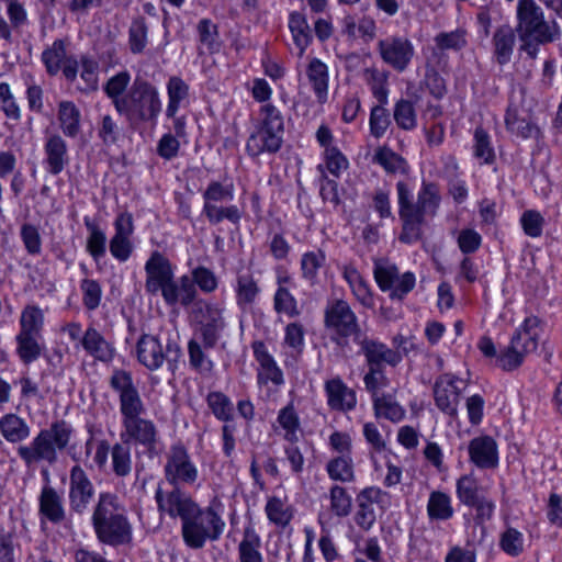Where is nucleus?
Wrapping results in <instances>:
<instances>
[{"instance_id": "f257e3e1", "label": "nucleus", "mask_w": 562, "mask_h": 562, "mask_svg": "<svg viewBox=\"0 0 562 562\" xmlns=\"http://www.w3.org/2000/svg\"><path fill=\"white\" fill-rule=\"evenodd\" d=\"M398 217L402 223L398 240L414 244L423 239L425 227L438 213L441 195L434 182L423 181L416 199L413 189L405 181L396 183Z\"/></svg>"}, {"instance_id": "f03ea898", "label": "nucleus", "mask_w": 562, "mask_h": 562, "mask_svg": "<svg viewBox=\"0 0 562 562\" xmlns=\"http://www.w3.org/2000/svg\"><path fill=\"white\" fill-rule=\"evenodd\" d=\"M514 29L520 41L519 49L531 59L537 58L540 45L553 43L561 35L557 21L547 19L536 0H518Z\"/></svg>"}, {"instance_id": "7ed1b4c3", "label": "nucleus", "mask_w": 562, "mask_h": 562, "mask_svg": "<svg viewBox=\"0 0 562 562\" xmlns=\"http://www.w3.org/2000/svg\"><path fill=\"white\" fill-rule=\"evenodd\" d=\"M91 520L97 538L101 543L119 547L132 542V525L117 495L101 493Z\"/></svg>"}, {"instance_id": "20e7f679", "label": "nucleus", "mask_w": 562, "mask_h": 562, "mask_svg": "<svg viewBox=\"0 0 562 562\" xmlns=\"http://www.w3.org/2000/svg\"><path fill=\"white\" fill-rule=\"evenodd\" d=\"M161 112L158 89L143 78H135L125 93V100L117 105V113L131 123L156 122Z\"/></svg>"}, {"instance_id": "39448f33", "label": "nucleus", "mask_w": 562, "mask_h": 562, "mask_svg": "<svg viewBox=\"0 0 562 562\" xmlns=\"http://www.w3.org/2000/svg\"><path fill=\"white\" fill-rule=\"evenodd\" d=\"M70 440V428L66 422L53 423L49 428L42 429L27 446L18 449L19 457L26 465L41 461L54 464L58 453L64 451Z\"/></svg>"}, {"instance_id": "423d86ee", "label": "nucleus", "mask_w": 562, "mask_h": 562, "mask_svg": "<svg viewBox=\"0 0 562 562\" xmlns=\"http://www.w3.org/2000/svg\"><path fill=\"white\" fill-rule=\"evenodd\" d=\"M261 120L247 139L246 150L252 157L263 153L274 154L282 145L284 121L281 112L271 103L260 109Z\"/></svg>"}, {"instance_id": "0eeeda50", "label": "nucleus", "mask_w": 562, "mask_h": 562, "mask_svg": "<svg viewBox=\"0 0 562 562\" xmlns=\"http://www.w3.org/2000/svg\"><path fill=\"white\" fill-rule=\"evenodd\" d=\"M226 524L213 506L200 507L183 524L181 536L184 544L193 550L202 549L207 541H217Z\"/></svg>"}, {"instance_id": "6e6552de", "label": "nucleus", "mask_w": 562, "mask_h": 562, "mask_svg": "<svg viewBox=\"0 0 562 562\" xmlns=\"http://www.w3.org/2000/svg\"><path fill=\"white\" fill-rule=\"evenodd\" d=\"M234 184H223L220 181H211L203 192V214L211 225H217L224 220L238 225L241 220V211L237 205H220L234 199Z\"/></svg>"}, {"instance_id": "1a4fd4ad", "label": "nucleus", "mask_w": 562, "mask_h": 562, "mask_svg": "<svg viewBox=\"0 0 562 562\" xmlns=\"http://www.w3.org/2000/svg\"><path fill=\"white\" fill-rule=\"evenodd\" d=\"M191 314L196 324V334L204 348H214L226 327L224 308L218 304L198 300L192 306Z\"/></svg>"}, {"instance_id": "9d476101", "label": "nucleus", "mask_w": 562, "mask_h": 562, "mask_svg": "<svg viewBox=\"0 0 562 562\" xmlns=\"http://www.w3.org/2000/svg\"><path fill=\"white\" fill-rule=\"evenodd\" d=\"M136 356L139 363L150 371L160 369L165 362L173 371L181 349L178 344L171 341L164 347L156 336L145 334L137 341Z\"/></svg>"}, {"instance_id": "9b49d317", "label": "nucleus", "mask_w": 562, "mask_h": 562, "mask_svg": "<svg viewBox=\"0 0 562 562\" xmlns=\"http://www.w3.org/2000/svg\"><path fill=\"white\" fill-rule=\"evenodd\" d=\"M109 384L119 395L122 419L140 416L145 413L144 402L137 386L134 384L131 372L114 370Z\"/></svg>"}, {"instance_id": "f8f14e48", "label": "nucleus", "mask_w": 562, "mask_h": 562, "mask_svg": "<svg viewBox=\"0 0 562 562\" xmlns=\"http://www.w3.org/2000/svg\"><path fill=\"white\" fill-rule=\"evenodd\" d=\"M155 499L158 512L171 519L180 518L183 524L199 508V504L180 486H172L170 491H164L160 485L156 488Z\"/></svg>"}, {"instance_id": "ddd939ff", "label": "nucleus", "mask_w": 562, "mask_h": 562, "mask_svg": "<svg viewBox=\"0 0 562 562\" xmlns=\"http://www.w3.org/2000/svg\"><path fill=\"white\" fill-rule=\"evenodd\" d=\"M165 479L171 486L191 485L198 479V469L191 461L186 447L172 445L166 457Z\"/></svg>"}, {"instance_id": "4468645a", "label": "nucleus", "mask_w": 562, "mask_h": 562, "mask_svg": "<svg viewBox=\"0 0 562 562\" xmlns=\"http://www.w3.org/2000/svg\"><path fill=\"white\" fill-rule=\"evenodd\" d=\"M324 324L326 328L342 338L352 336L356 340L357 335H361L358 318L345 300L338 299L327 304L324 313Z\"/></svg>"}, {"instance_id": "2eb2a0df", "label": "nucleus", "mask_w": 562, "mask_h": 562, "mask_svg": "<svg viewBox=\"0 0 562 562\" xmlns=\"http://www.w3.org/2000/svg\"><path fill=\"white\" fill-rule=\"evenodd\" d=\"M374 279L382 291H391V299L402 300L415 286V276L405 272L402 276L395 265L376 262L373 270Z\"/></svg>"}, {"instance_id": "dca6fc26", "label": "nucleus", "mask_w": 562, "mask_h": 562, "mask_svg": "<svg viewBox=\"0 0 562 562\" xmlns=\"http://www.w3.org/2000/svg\"><path fill=\"white\" fill-rule=\"evenodd\" d=\"M122 431L120 434L121 440L126 441L128 445L135 443L143 446L148 452L156 449L158 441V429L155 423L150 419L140 416L122 419Z\"/></svg>"}, {"instance_id": "f3484780", "label": "nucleus", "mask_w": 562, "mask_h": 562, "mask_svg": "<svg viewBox=\"0 0 562 562\" xmlns=\"http://www.w3.org/2000/svg\"><path fill=\"white\" fill-rule=\"evenodd\" d=\"M378 52L385 64L403 72L413 59L414 46L406 37L390 36L379 41Z\"/></svg>"}, {"instance_id": "a211bd4d", "label": "nucleus", "mask_w": 562, "mask_h": 562, "mask_svg": "<svg viewBox=\"0 0 562 562\" xmlns=\"http://www.w3.org/2000/svg\"><path fill=\"white\" fill-rule=\"evenodd\" d=\"M145 289L149 294H158L175 279L170 260L159 251H154L145 263Z\"/></svg>"}, {"instance_id": "6ab92c4d", "label": "nucleus", "mask_w": 562, "mask_h": 562, "mask_svg": "<svg viewBox=\"0 0 562 562\" xmlns=\"http://www.w3.org/2000/svg\"><path fill=\"white\" fill-rule=\"evenodd\" d=\"M111 453L112 471L120 477H125L132 472V453L131 445L121 440L110 447L109 442L102 440L95 450L94 460L99 465H103L108 461Z\"/></svg>"}, {"instance_id": "aec40b11", "label": "nucleus", "mask_w": 562, "mask_h": 562, "mask_svg": "<svg viewBox=\"0 0 562 562\" xmlns=\"http://www.w3.org/2000/svg\"><path fill=\"white\" fill-rule=\"evenodd\" d=\"M387 497L386 492L375 486L366 487L358 494V508L353 519L361 530L369 531L372 529L376 521L373 504H384Z\"/></svg>"}, {"instance_id": "412c9836", "label": "nucleus", "mask_w": 562, "mask_h": 562, "mask_svg": "<svg viewBox=\"0 0 562 562\" xmlns=\"http://www.w3.org/2000/svg\"><path fill=\"white\" fill-rule=\"evenodd\" d=\"M457 381L454 375L445 373L436 379L432 387L436 406L449 416H456L458 412L461 391Z\"/></svg>"}, {"instance_id": "4be33fe9", "label": "nucleus", "mask_w": 562, "mask_h": 562, "mask_svg": "<svg viewBox=\"0 0 562 562\" xmlns=\"http://www.w3.org/2000/svg\"><path fill=\"white\" fill-rule=\"evenodd\" d=\"M115 234L110 240L111 255L121 262L126 261L132 251L131 236L134 232L133 216L131 213H121L114 222Z\"/></svg>"}, {"instance_id": "5701e85b", "label": "nucleus", "mask_w": 562, "mask_h": 562, "mask_svg": "<svg viewBox=\"0 0 562 562\" xmlns=\"http://www.w3.org/2000/svg\"><path fill=\"white\" fill-rule=\"evenodd\" d=\"M366 356L369 367L382 368L383 363L395 367L402 360L398 351L387 348L384 344L368 339L364 335H357L355 340Z\"/></svg>"}, {"instance_id": "b1692460", "label": "nucleus", "mask_w": 562, "mask_h": 562, "mask_svg": "<svg viewBox=\"0 0 562 562\" xmlns=\"http://www.w3.org/2000/svg\"><path fill=\"white\" fill-rule=\"evenodd\" d=\"M517 32L509 24H502L493 33L492 56L493 60L501 67L509 64L516 47Z\"/></svg>"}, {"instance_id": "393cba45", "label": "nucleus", "mask_w": 562, "mask_h": 562, "mask_svg": "<svg viewBox=\"0 0 562 562\" xmlns=\"http://www.w3.org/2000/svg\"><path fill=\"white\" fill-rule=\"evenodd\" d=\"M161 296L165 303L169 306L180 304L183 307L194 305L198 301V291L191 278L187 274L173 279L165 289L161 291Z\"/></svg>"}, {"instance_id": "a878e982", "label": "nucleus", "mask_w": 562, "mask_h": 562, "mask_svg": "<svg viewBox=\"0 0 562 562\" xmlns=\"http://www.w3.org/2000/svg\"><path fill=\"white\" fill-rule=\"evenodd\" d=\"M251 348L254 357L260 366V370L257 376L258 382L260 384L272 382L277 386L283 384L284 379L282 370L278 367L276 360L269 353L265 342L261 340H256L251 344Z\"/></svg>"}, {"instance_id": "bb28decb", "label": "nucleus", "mask_w": 562, "mask_h": 562, "mask_svg": "<svg viewBox=\"0 0 562 562\" xmlns=\"http://www.w3.org/2000/svg\"><path fill=\"white\" fill-rule=\"evenodd\" d=\"M469 456L477 468L493 469L498 464L497 443L490 436L475 437L469 443Z\"/></svg>"}, {"instance_id": "cd10ccee", "label": "nucleus", "mask_w": 562, "mask_h": 562, "mask_svg": "<svg viewBox=\"0 0 562 562\" xmlns=\"http://www.w3.org/2000/svg\"><path fill=\"white\" fill-rule=\"evenodd\" d=\"M506 130L520 138H538L540 128L530 120L517 104L510 102L505 113Z\"/></svg>"}, {"instance_id": "c85d7f7f", "label": "nucleus", "mask_w": 562, "mask_h": 562, "mask_svg": "<svg viewBox=\"0 0 562 562\" xmlns=\"http://www.w3.org/2000/svg\"><path fill=\"white\" fill-rule=\"evenodd\" d=\"M68 42L56 40L52 46L42 53V61L50 76L63 71L66 78H70V58L67 54Z\"/></svg>"}, {"instance_id": "c756f323", "label": "nucleus", "mask_w": 562, "mask_h": 562, "mask_svg": "<svg viewBox=\"0 0 562 562\" xmlns=\"http://www.w3.org/2000/svg\"><path fill=\"white\" fill-rule=\"evenodd\" d=\"M327 403L331 409L351 411L356 407L357 397L353 390L349 389L339 378L328 380L325 383Z\"/></svg>"}, {"instance_id": "7c9ffc66", "label": "nucleus", "mask_w": 562, "mask_h": 562, "mask_svg": "<svg viewBox=\"0 0 562 562\" xmlns=\"http://www.w3.org/2000/svg\"><path fill=\"white\" fill-rule=\"evenodd\" d=\"M94 497V487L85 472L72 468V510L82 513Z\"/></svg>"}, {"instance_id": "2f4dec72", "label": "nucleus", "mask_w": 562, "mask_h": 562, "mask_svg": "<svg viewBox=\"0 0 562 562\" xmlns=\"http://www.w3.org/2000/svg\"><path fill=\"white\" fill-rule=\"evenodd\" d=\"M45 165L52 175H58L67 164V144L59 135L47 137L45 146Z\"/></svg>"}, {"instance_id": "473e14b6", "label": "nucleus", "mask_w": 562, "mask_h": 562, "mask_svg": "<svg viewBox=\"0 0 562 562\" xmlns=\"http://www.w3.org/2000/svg\"><path fill=\"white\" fill-rule=\"evenodd\" d=\"M308 82L319 103H324L328 95V67L318 58H313L306 68Z\"/></svg>"}, {"instance_id": "72a5a7b5", "label": "nucleus", "mask_w": 562, "mask_h": 562, "mask_svg": "<svg viewBox=\"0 0 562 562\" xmlns=\"http://www.w3.org/2000/svg\"><path fill=\"white\" fill-rule=\"evenodd\" d=\"M289 29L293 43L297 48V55L302 57L313 41L311 27L304 13L294 11L289 15Z\"/></svg>"}, {"instance_id": "f704fd0d", "label": "nucleus", "mask_w": 562, "mask_h": 562, "mask_svg": "<svg viewBox=\"0 0 562 562\" xmlns=\"http://www.w3.org/2000/svg\"><path fill=\"white\" fill-rule=\"evenodd\" d=\"M519 336L518 337H512L510 345L497 357L496 362L497 364L506 370L512 371L516 368H518L524 360V357L535 351V344L531 341L530 337L526 338L527 346L525 348H521L519 346Z\"/></svg>"}, {"instance_id": "c9c22d12", "label": "nucleus", "mask_w": 562, "mask_h": 562, "mask_svg": "<svg viewBox=\"0 0 562 562\" xmlns=\"http://www.w3.org/2000/svg\"><path fill=\"white\" fill-rule=\"evenodd\" d=\"M81 345L89 355L98 360L110 361L113 358V348L93 327H89L86 330Z\"/></svg>"}, {"instance_id": "e433bc0d", "label": "nucleus", "mask_w": 562, "mask_h": 562, "mask_svg": "<svg viewBox=\"0 0 562 562\" xmlns=\"http://www.w3.org/2000/svg\"><path fill=\"white\" fill-rule=\"evenodd\" d=\"M342 277L349 284L353 295L361 305L368 308L374 306V300L371 290L366 280L355 267L346 266L342 271Z\"/></svg>"}, {"instance_id": "4c0bfd02", "label": "nucleus", "mask_w": 562, "mask_h": 562, "mask_svg": "<svg viewBox=\"0 0 562 562\" xmlns=\"http://www.w3.org/2000/svg\"><path fill=\"white\" fill-rule=\"evenodd\" d=\"M0 432L7 441L16 443L25 440L31 430L23 418L15 414H7L0 419Z\"/></svg>"}, {"instance_id": "58836bf2", "label": "nucleus", "mask_w": 562, "mask_h": 562, "mask_svg": "<svg viewBox=\"0 0 562 562\" xmlns=\"http://www.w3.org/2000/svg\"><path fill=\"white\" fill-rule=\"evenodd\" d=\"M77 71H79L80 76V81L77 83L78 90L82 92H91L98 89L99 64L97 60L83 57L77 69L72 68V79Z\"/></svg>"}, {"instance_id": "ea45409f", "label": "nucleus", "mask_w": 562, "mask_h": 562, "mask_svg": "<svg viewBox=\"0 0 562 562\" xmlns=\"http://www.w3.org/2000/svg\"><path fill=\"white\" fill-rule=\"evenodd\" d=\"M453 514L451 497L441 491H432L427 503L429 519L445 521L452 518Z\"/></svg>"}, {"instance_id": "a19ab883", "label": "nucleus", "mask_w": 562, "mask_h": 562, "mask_svg": "<svg viewBox=\"0 0 562 562\" xmlns=\"http://www.w3.org/2000/svg\"><path fill=\"white\" fill-rule=\"evenodd\" d=\"M40 513L55 524L61 521L65 517L60 497L52 487H45L41 493Z\"/></svg>"}, {"instance_id": "79ce46f5", "label": "nucleus", "mask_w": 562, "mask_h": 562, "mask_svg": "<svg viewBox=\"0 0 562 562\" xmlns=\"http://www.w3.org/2000/svg\"><path fill=\"white\" fill-rule=\"evenodd\" d=\"M277 422L283 432V438L290 443L299 441V432L301 431V423L299 415L292 403L281 408L278 414Z\"/></svg>"}, {"instance_id": "37998d69", "label": "nucleus", "mask_w": 562, "mask_h": 562, "mask_svg": "<svg viewBox=\"0 0 562 562\" xmlns=\"http://www.w3.org/2000/svg\"><path fill=\"white\" fill-rule=\"evenodd\" d=\"M363 78L367 85L370 87L373 97L379 101V103L387 104L389 72L380 70L376 67H370L363 70Z\"/></svg>"}, {"instance_id": "c03bdc74", "label": "nucleus", "mask_w": 562, "mask_h": 562, "mask_svg": "<svg viewBox=\"0 0 562 562\" xmlns=\"http://www.w3.org/2000/svg\"><path fill=\"white\" fill-rule=\"evenodd\" d=\"M168 105L167 117H175L180 104L189 97V86L178 76H172L167 82Z\"/></svg>"}, {"instance_id": "a18cd8bd", "label": "nucleus", "mask_w": 562, "mask_h": 562, "mask_svg": "<svg viewBox=\"0 0 562 562\" xmlns=\"http://www.w3.org/2000/svg\"><path fill=\"white\" fill-rule=\"evenodd\" d=\"M265 510L269 521L281 528L286 527L293 518L291 505L277 496L268 498Z\"/></svg>"}, {"instance_id": "49530a36", "label": "nucleus", "mask_w": 562, "mask_h": 562, "mask_svg": "<svg viewBox=\"0 0 562 562\" xmlns=\"http://www.w3.org/2000/svg\"><path fill=\"white\" fill-rule=\"evenodd\" d=\"M393 119L398 128L413 131L417 127V112L413 100L401 98L393 108Z\"/></svg>"}, {"instance_id": "de8ad7c7", "label": "nucleus", "mask_w": 562, "mask_h": 562, "mask_svg": "<svg viewBox=\"0 0 562 562\" xmlns=\"http://www.w3.org/2000/svg\"><path fill=\"white\" fill-rule=\"evenodd\" d=\"M373 408L378 418L383 417L392 423H398L405 417V409L390 394L374 396Z\"/></svg>"}, {"instance_id": "09e8293b", "label": "nucleus", "mask_w": 562, "mask_h": 562, "mask_svg": "<svg viewBox=\"0 0 562 562\" xmlns=\"http://www.w3.org/2000/svg\"><path fill=\"white\" fill-rule=\"evenodd\" d=\"M236 303L240 308L250 306L258 296L260 289L251 274H239L236 280Z\"/></svg>"}, {"instance_id": "8fccbe9b", "label": "nucleus", "mask_w": 562, "mask_h": 562, "mask_svg": "<svg viewBox=\"0 0 562 562\" xmlns=\"http://www.w3.org/2000/svg\"><path fill=\"white\" fill-rule=\"evenodd\" d=\"M148 44V25L144 16H136L128 27V47L132 54L145 52Z\"/></svg>"}, {"instance_id": "3c124183", "label": "nucleus", "mask_w": 562, "mask_h": 562, "mask_svg": "<svg viewBox=\"0 0 562 562\" xmlns=\"http://www.w3.org/2000/svg\"><path fill=\"white\" fill-rule=\"evenodd\" d=\"M326 255L322 249L307 251L301 258V271L304 280L315 284L318 279V271L325 266Z\"/></svg>"}, {"instance_id": "603ef678", "label": "nucleus", "mask_w": 562, "mask_h": 562, "mask_svg": "<svg viewBox=\"0 0 562 562\" xmlns=\"http://www.w3.org/2000/svg\"><path fill=\"white\" fill-rule=\"evenodd\" d=\"M131 82V75L127 70L117 72L108 79L104 85V93L111 99L115 110L117 105L125 100V92Z\"/></svg>"}, {"instance_id": "864d4df0", "label": "nucleus", "mask_w": 562, "mask_h": 562, "mask_svg": "<svg viewBox=\"0 0 562 562\" xmlns=\"http://www.w3.org/2000/svg\"><path fill=\"white\" fill-rule=\"evenodd\" d=\"M456 488L459 501L465 506H470L484 496L483 487L471 475H462L457 481Z\"/></svg>"}, {"instance_id": "5fc2aeb1", "label": "nucleus", "mask_w": 562, "mask_h": 562, "mask_svg": "<svg viewBox=\"0 0 562 562\" xmlns=\"http://www.w3.org/2000/svg\"><path fill=\"white\" fill-rule=\"evenodd\" d=\"M326 470L334 481L352 482L355 480L353 462L348 454L331 459L327 463Z\"/></svg>"}, {"instance_id": "6e6d98bb", "label": "nucleus", "mask_w": 562, "mask_h": 562, "mask_svg": "<svg viewBox=\"0 0 562 562\" xmlns=\"http://www.w3.org/2000/svg\"><path fill=\"white\" fill-rule=\"evenodd\" d=\"M373 160L389 173L405 172L407 169L406 160L385 146L375 151Z\"/></svg>"}, {"instance_id": "4d7b16f0", "label": "nucleus", "mask_w": 562, "mask_h": 562, "mask_svg": "<svg viewBox=\"0 0 562 562\" xmlns=\"http://www.w3.org/2000/svg\"><path fill=\"white\" fill-rule=\"evenodd\" d=\"M44 323L43 312L34 305L26 306L21 314L20 324L22 335H41Z\"/></svg>"}, {"instance_id": "13d9d810", "label": "nucleus", "mask_w": 562, "mask_h": 562, "mask_svg": "<svg viewBox=\"0 0 562 562\" xmlns=\"http://www.w3.org/2000/svg\"><path fill=\"white\" fill-rule=\"evenodd\" d=\"M86 225L89 231V236L87 238V251L95 261H98L105 255L106 236L97 224L91 223L89 220H86Z\"/></svg>"}, {"instance_id": "bf43d9fd", "label": "nucleus", "mask_w": 562, "mask_h": 562, "mask_svg": "<svg viewBox=\"0 0 562 562\" xmlns=\"http://www.w3.org/2000/svg\"><path fill=\"white\" fill-rule=\"evenodd\" d=\"M273 307L277 313L285 314L290 318L297 317L301 314L296 299L291 294L289 289L282 285H280L274 293Z\"/></svg>"}, {"instance_id": "052dcab7", "label": "nucleus", "mask_w": 562, "mask_h": 562, "mask_svg": "<svg viewBox=\"0 0 562 562\" xmlns=\"http://www.w3.org/2000/svg\"><path fill=\"white\" fill-rule=\"evenodd\" d=\"M207 405L214 416L223 422H229L233 419V403L222 392H211L206 397Z\"/></svg>"}, {"instance_id": "680f3d73", "label": "nucleus", "mask_w": 562, "mask_h": 562, "mask_svg": "<svg viewBox=\"0 0 562 562\" xmlns=\"http://www.w3.org/2000/svg\"><path fill=\"white\" fill-rule=\"evenodd\" d=\"M385 105L386 104L379 103L371 109L369 126L370 133L374 138L384 136L391 125L390 113L385 109Z\"/></svg>"}, {"instance_id": "e2e57ef3", "label": "nucleus", "mask_w": 562, "mask_h": 562, "mask_svg": "<svg viewBox=\"0 0 562 562\" xmlns=\"http://www.w3.org/2000/svg\"><path fill=\"white\" fill-rule=\"evenodd\" d=\"M283 345L295 355H301L305 346V328L299 322L289 323L284 327Z\"/></svg>"}, {"instance_id": "0e129e2a", "label": "nucleus", "mask_w": 562, "mask_h": 562, "mask_svg": "<svg viewBox=\"0 0 562 562\" xmlns=\"http://www.w3.org/2000/svg\"><path fill=\"white\" fill-rule=\"evenodd\" d=\"M40 336L37 335H22L18 334V355L24 363H31L36 360L41 355V347L38 345Z\"/></svg>"}, {"instance_id": "69168bd1", "label": "nucleus", "mask_w": 562, "mask_h": 562, "mask_svg": "<svg viewBox=\"0 0 562 562\" xmlns=\"http://www.w3.org/2000/svg\"><path fill=\"white\" fill-rule=\"evenodd\" d=\"M259 547V538L255 533L246 531L238 546L240 562H263Z\"/></svg>"}, {"instance_id": "338daca9", "label": "nucleus", "mask_w": 562, "mask_h": 562, "mask_svg": "<svg viewBox=\"0 0 562 562\" xmlns=\"http://www.w3.org/2000/svg\"><path fill=\"white\" fill-rule=\"evenodd\" d=\"M0 109L8 120L14 122H19L21 120V108L7 82L0 83Z\"/></svg>"}, {"instance_id": "774afa93", "label": "nucleus", "mask_w": 562, "mask_h": 562, "mask_svg": "<svg viewBox=\"0 0 562 562\" xmlns=\"http://www.w3.org/2000/svg\"><path fill=\"white\" fill-rule=\"evenodd\" d=\"M82 303L88 311H94L100 306L102 288L97 280L83 279L80 283Z\"/></svg>"}]
</instances>
